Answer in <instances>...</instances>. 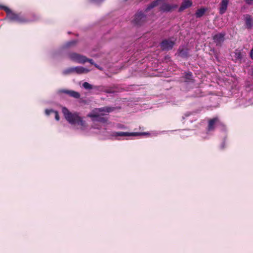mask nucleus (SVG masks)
<instances>
[{"instance_id":"31","label":"nucleus","mask_w":253,"mask_h":253,"mask_svg":"<svg viewBox=\"0 0 253 253\" xmlns=\"http://www.w3.org/2000/svg\"><path fill=\"white\" fill-rule=\"evenodd\" d=\"M5 7H7L0 4V9H3L5 11Z\"/></svg>"},{"instance_id":"30","label":"nucleus","mask_w":253,"mask_h":253,"mask_svg":"<svg viewBox=\"0 0 253 253\" xmlns=\"http://www.w3.org/2000/svg\"><path fill=\"white\" fill-rule=\"evenodd\" d=\"M250 57L252 58V59L253 60V48L251 49L250 51Z\"/></svg>"},{"instance_id":"25","label":"nucleus","mask_w":253,"mask_h":253,"mask_svg":"<svg viewBox=\"0 0 253 253\" xmlns=\"http://www.w3.org/2000/svg\"><path fill=\"white\" fill-rule=\"evenodd\" d=\"M55 114V118L57 121H59L60 119L59 115L57 111H54L53 112Z\"/></svg>"},{"instance_id":"16","label":"nucleus","mask_w":253,"mask_h":253,"mask_svg":"<svg viewBox=\"0 0 253 253\" xmlns=\"http://www.w3.org/2000/svg\"><path fill=\"white\" fill-rule=\"evenodd\" d=\"M234 54L235 61L236 62H239L241 63L243 57V54L241 51L238 49H236L234 52Z\"/></svg>"},{"instance_id":"11","label":"nucleus","mask_w":253,"mask_h":253,"mask_svg":"<svg viewBox=\"0 0 253 253\" xmlns=\"http://www.w3.org/2000/svg\"><path fill=\"white\" fill-rule=\"evenodd\" d=\"M61 93H64L69 95V96L73 97L75 98L78 99L80 97L81 95L79 92L75 91L74 90L62 89L60 90Z\"/></svg>"},{"instance_id":"29","label":"nucleus","mask_w":253,"mask_h":253,"mask_svg":"<svg viewBox=\"0 0 253 253\" xmlns=\"http://www.w3.org/2000/svg\"><path fill=\"white\" fill-rule=\"evenodd\" d=\"M91 2H94L96 3H101L103 2L104 0H89Z\"/></svg>"},{"instance_id":"6","label":"nucleus","mask_w":253,"mask_h":253,"mask_svg":"<svg viewBox=\"0 0 253 253\" xmlns=\"http://www.w3.org/2000/svg\"><path fill=\"white\" fill-rule=\"evenodd\" d=\"M149 134V133L147 132H123V131H119V132H114L113 133V135L114 136H138L141 135H146Z\"/></svg>"},{"instance_id":"5","label":"nucleus","mask_w":253,"mask_h":253,"mask_svg":"<svg viewBox=\"0 0 253 253\" xmlns=\"http://www.w3.org/2000/svg\"><path fill=\"white\" fill-rule=\"evenodd\" d=\"M146 20V16L142 11L136 13L133 20V23L136 25H141Z\"/></svg>"},{"instance_id":"8","label":"nucleus","mask_w":253,"mask_h":253,"mask_svg":"<svg viewBox=\"0 0 253 253\" xmlns=\"http://www.w3.org/2000/svg\"><path fill=\"white\" fill-rule=\"evenodd\" d=\"M174 44V42L169 40H164L161 42L160 46L163 50H169L172 48Z\"/></svg>"},{"instance_id":"2","label":"nucleus","mask_w":253,"mask_h":253,"mask_svg":"<svg viewBox=\"0 0 253 253\" xmlns=\"http://www.w3.org/2000/svg\"><path fill=\"white\" fill-rule=\"evenodd\" d=\"M62 111L65 118L70 124L72 125L77 124L82 126H85V122L79 116L78 113H72L65 107L62 108Z\"/></svg>"},{"instance_id":"3","label":"nucleus","mask_w":253,"mask_h":253,"mask_svg":"<svg viewBox=\"0 0 253 253\" xmlns=\"http://www.w3.org/2000/svg\"><path fill=\"white\" fill-rule=\"evenodd\" d=\"M69 58L72 61L78 62L79 63H84L86 62H88L92 65L94 64L92 59H88L85 56L77 53H71L69 54Z\"/></svg>"},{"instance_id":"27","label":"nucleus","mask_w":253,"mask_h":253,"mask_svg":"<svg viewBox=\"0 0 253 253\" xmlns=\"http://www.w3.org/2000/svg\"><path fill=\"white\" fill-rule=\"evenodd\" d=\"M53 111H53V110H51H51H47V109H46V110H45V113H46V114L47 115H50V114L51 113H53Z\"/></svg>"},{"instance_id":"19","label":"nucleus","mask_w":253,"mask_h":253,"mask_svg":"<svg viewBox=\"0 0 253 253\" xmlns=\"http://www.w3.org/2000/svg\"><path fill=\"white\" fill-rule=\"evenodd\" d=\"M207 9L205 8H201L196 10L195 12V16L197 18H200L202 17L205 13Z\"/></svg>"},{"instance_id":"1","label":"nucleus","mask_w":253,"mask_h":253,"mask_svg":"<svg viewBox=\"0 0 253 253\" xmlns=\"http://www.w3.org/2000/svg\"><path fill=\"white\" fill-rule=\"evenodd\" d=\"M5 12L6 13L7 17L10 21H15L20 24L35 21L39 19L38 15L34 13L26 17L21 13L13 12L8 7H5Z\"/></svg>"},{"instance_id":"13","label":"nucleus","mask_w":253,"mask_h":253,"mask_svg":"<svg viewBox=\"0 0 253 253\" xmlns=\"http://www.w3.org/2000/svg\"><path fill=\"white\" fill-rule=\"evenodd\" d=\"M229 0H222L220 3L219 13L221 14H224L227 8Z\"/></svg>"},{"instance_id":"7","label":"nucleus","mask_w":253,"mask_h":253,"mask_svg":"<svg viewBox=\"0 0 253 253\" xmlns=\"http://www.w3.org/2000/svg\"><path fill=\"white\" fill-rule=\"evenodd\" d=\"M87 117L92 119V120L94 122H98L100 123H104L107 122V119L102 117L97 112L92 111V113H89L87 115Z\"/></svg>"},{"instance_id":"18","label":"nucleus","mask_w":253,"mask_h":253,"mask_svg":"<svg viewBox=\"0 0 253 253\" xmlns=\"http://www.w3.org/2000/svg\"><path fill=\"white\" fill-rule=\"evenodd\" d=\"M89 72V70L84 68L83 67H74V73L78 74H81L83 73H87Z\"/></svg>"},{"instance_id":"28","label":"nucleus","mask_w":253,"mask_h":253,"mask_svg":"<svg viewBox=\"0 0 253 253\" xmlns=\"http://www.w3.org/2000/svg\"><path fill=\"white\" fill-rule=\"evenodd\" d=\"M245 1L249 5L253 4V0H245Z\"/></svg>"},{"instance_id":"15","label":"nucleus","mask_w":253,"mask_h":253,"mask_svg":"<svg viewBox=\"0 0 253 253\" xmlns=\"http://www.w3.org/2000/svg\"><path fill=\"white\" fill-rule=\"evenodd\" d=\"M114 110H115V108H114V107L106 106V107H102V108H96L93 110V111L95 112H97L98 113L99 112H101L110 113V112L113 111Z\"/></svg>"},{"instance_id":"21","label":"nucleus","mask_w":253,"mask_h":253,"mask_svg":"<svg viewBox=\"0 0 253 253\" xmlns=\"http://www.w3.org/2000/svg\"><path fill=\"white\" fill-rule=\"evenodd\" d=\"M185 81L186 82H192L193 79H192V73L190 72H189L188 73H186L185 74Z\"/></svg>"},{"instance_id":"4","label":"nucleus","mask_w":253,"mask_h":253,"mask_svg":"<svg viewBox=\"0 0 253 253\" xmlns=\"http://www.w3.org/2000/svg\"><path fill=\"white\" fill-rule=\"evenodd\" d=\"M178 5L174 3H169L166 1H163L160 6V10L163 12H171L177 9Z\"/></svg>"},{"instance_id":"24","label":"nucleus","mask_w":253,"mask_h":253,"mask_svg":"<svg viewBox=\"0 0 253 253\" xmlns=\"http://www.w3.org/2000/svg\"><path fill=\"white\" fill-rule=\"evenodd\" d=\"M103 91L108 93H112L114 92V91L112 88H107L103 90Z\"/></svg>"},{"instance_id":"12","label":"nucleus","mask_w":253,"mask_h":253,"mask_svg":"<svg viewBox=\"0 0 253 253\" xmlns=\"http://www.w3.org/2000/svg\"><path fill=\"white\" fill-rule=\"evenodd\" d=\"M192 4V2L191 0H183L180 6L178 9L179 12H181L184 9L190 7Z\"/></svg>"},{"instance_id":"23","label":"nucleus","mask_w":253,"mask_h":253,"mask_svg":"<svg viewBox=\"0 0 253 253\" xmlns=\"http://www.w3.org/2000/svg\"><path fill=\"white\" fill-rule=\"evenodd\" d=\"M83 86L84 88L87 89H91L93 88L92 85L87 82L84 83L83 84Z\"/></svg>"},{"instance_id":"17","label":"nucleus","mask_w":253,"mask_h":253,"mask_svg":"<svg viewBox=\"0 0 253 253\" xmlns=\"http://www.w3.org/2000/svg\"><path fill=\"white\" fill-rule=\"evenodd\" d=\"M163 0H155L152 2L146 8L145 11L147 12L152 8L157 6V5L160 4V2L162 1Z\"/></svg>"},{"instance_id":"22","label":"nucleus","mask_w":253,"mask_h":253,"mask_svg":"<svg viewBox=\"0 0 253 253\" xmlns=\"http://www.w3.org/2000/svg\"><path fill=\"white\" fill-rule=\"evenodd\" d=\"M74 73V67H71L63 71L64 75H68Z\"/></svg>"},{"instance_id":"14","label":"nucleus","mask_w":253,"mask_h":253,"mask_svg":"<svg viewBox=\"0 0 253 253\" xmlns=\"http://www.w3.org/2000/svg\"><path fill=\"white\" fill-rule=\"evenodd\" d=\"M218 121V119L217 117L210 120L208 122V130L209 131L213 130L214 129V125Z\"/></svg>"},{"instance_id":"9","label":"nucleus","mask_w":253,"mask_h":253,"mask_svg":"<svg viewBox=\"0 0 253 253\" xmlns=\"http://www.w3.org/2000/svg\"><path fill=\"white\" fill-rule=\"evenodd\" d=\"M245 21V25L246 28L248 30L251 29L253 27V18L249 14H245L243 16Z\"/></svg>"},{"instance_id":"32","label":"nucleus","mask_w":253,"mask_h":253,"mask_svg":"<svg viewBox=\"0 0 253 253\" xmlns=\"http://www.w3.org/2000/svg\"><path fill=\"white\" fill-rule=\"evenodd\" d=\"M225 145V142H223L221 145V149H223L224 148Z\"/></svg>"},{"instance_id":"10","label":"nucleus","mask_w":253,"mask_h":253,"mask_svg":"<svg viewBox=\"0 0 253 253\" xmlns=\"http://www.w3.org/2000/svg\"><path fill=\"white\" fill-rule=\"evenodd\" d=\"M224 36L225 35L224 34L219 33L214 35L213 37L214 42H215L217 46L221 45L222 43L224 42Z\"/></svg>"},{"instance_id":"20","label":"nucleus","mask_w":253,"mask_h":253,"mask_svg":"<svg viewBox=\"0 0 253 253\" xmlns=\"http://www.w3.org/2000/svg\"><path fill=\"white\" fill-rule=\"evenodd\" d=\"M179 55L182 57H187L188 56V50L183 47H179L178 49Z\"/></svg>"},{"instance_id":"33","label":"nucleus","mask_w":253,"mask_h":253,"mask_svg":"<svg viewBox=\"0 0 253 253\" xmlns=\"http://www.w3.org/2000/svg\"><path fill=\"white\" fill-rule=\"evenodd\" d=\"M93 65H94V66H95V67H96L97 68H98V69H99L101 70V68H100L99 67V66H98L96 64L94 63Z\"/></svg>"},{"instance_id":"26","label":"nucleus","mask_w":253,"mask_h":253,"mask_svg":"<svg viewBox=\"0 0 253 253\" xmlns=\"http://www.w3.org/2000/svg\"><path fill=\"white\" fill-rule=\"evenodd\" d=\"M76 43V41H70V42H68L67 43V45L68 46H71L72 45L75 44Z\"/></svg>"},{"instance_id":"34","label":"nucleus","mask_w":253,"mask_h":253,"mask_svg":"<svg viewBox=\"0 0 253 253\" xmlns=\"http://www.w3.org/2000/svg\"><path fill=\"white\" fill-rule=\"evenodd\" d=\"M93 65H94V66H95V67H96L97 68H98V69H99L101 70V68H100L99 67V66H98L96 64L94 63Z\"/></svg>"}]
</instances>
